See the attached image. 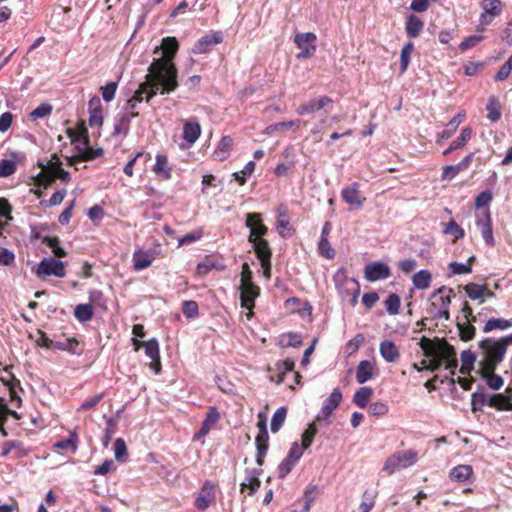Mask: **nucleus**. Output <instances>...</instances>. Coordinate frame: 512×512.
I'll return each mask as SVG.
<instances>
[{
	"instance_id": "obj_1",
	"label": "nucleus",
	"mask_w": 512,
	"mask_h": 512,
	"mask_svg": "<svg viewBox=\"0 0 512 512\" xmlns=\"http://www.w3.org/2000/svg\"><path fill=\"white\" fill-rule=\"evenodd\" d=\"M178 48L179 43L175 37H165L161 45L155 47L154 54H160V56L149 66L148 80L143 83L148 85L145 93L147 103L158 92L163 95L173 92L178 87L177 69L173 62Z\"/></svg>"
},
{
	"instance_id": "obj_2",
	"label": "nucleus",
	"mask_w": 512,
	"mask_h": 512,
	"mask_svg": "<svg viewBox=\"0 0 512 512\" xmlns=\"http://www.w3.org/2000/svg\"><path fill=\"white\" fill-rule=\"evenodd\" d=\"M478 346L483 357V369L488 372L495 371L506 355L505 344L488 337L479 341Z\"/></svg>"
},
{
	"instance_id": "obj_3",
	"label": "nucleus",
	"mask_w": 512,
	"mask_h": 512,
	"mask_svg": "<svg viewBox=\"0 0 512 512\" xmlns=\"http://www.w3.org/2000/svg\"><path fill=\"white\" fill-rule=\"evenodd\" d=\"M453 295V290L446 286H441L433 291L429 298L431 305L430 314L433 319H450L449 307Z\"/></svg>"
},
{
	"instance_id": "obj_4",
	"label": "nucleus",
	"mask_w": 512,
	"mask_h": 512,
	"mask_svg": "<svg viewBox=\"0 0 512 512\" xmlns=\"http://www.w3.org/2000/svg\"><path fill=\"white\" fill-rule=\"evenodd\" d=\"M416 461L417 453L413 450L395 452L386 459L383 471L391 475L401 469L414 465Z\"/></svg>"
},
{
	"instance_id": "obj_5",
	"label": "nucleus",
	"mask_w": 512,
	"mask_h": 512,
	"mask_svg": "<svg viewBox=\"0 0 512 512\" xmlns=\"http://www.w3.org/2000/svg\"><path fill=\"white\" fill-rule=\"evenodd\" d=\"M36 275L41 279L49 276L63 278L66 275L64 263L54 257L43 258L37 266Z\"/></svg>"
},
{
	"instance_id": "obj_6",
	"label": "nucleus",
	"mask_w": 512,
	"mask_h": 512,
	"mask_svg": "<svg viewBox=\"0 0 512 512\" xmlns=\"http://www.w3.org/2000/svg\"><path fill=\"white\" fill-rule=\"evenodd\" d=\"M317 37L312 32L297 33L294 38V43L300 49L297 54L298 59L311 58L316 52Z\"/></svg>"
},
{
	"instance_id": "obj_7",
	"label": "nucleus",
	"mask_w": 512,
	"mask_h": 512,
	"mask_svg": "<svg viewBox=\"0 0 512 512\" xmlns=\"http://www.w3.org/2000/svg\"><path fill=\"white\" fill-rule=\"evenodd\" d=\"M342 401V392L339 388H335L330 395L324 400L321 410L316 416V420L330 423L329 418L334 410Z\"/></svg>"
},
{
	"instance_id": "obj_8",
	"label": "nucleus",
	"mask_w": 512,
	"mask_h": 512,
	"mask_svg": "<svg viewBox=\"0 0 512 512\" xmlns=\"http://www.w3.org/2000/svg\"><path fill=\"white\" fill-rule=\"evenodd\" d=\"M475 224L480 230L481 236L485 244L489 247L495 246V239L493 236V229L491 223V215L488 208H486L481 215L476 216Z\"/></svg>"
},
{
	"instance_id": "obj_9",
	"label": "nucleus",
	"mask_w": 512,
	"mask_h": 512,
	"mask_svg": "<svg viewBox=\"0 0 512 512\" xmlns=\"http://www.w3.org/2000/svg\"><path fill=\"white\" fill-rule=\"evenodd\" d=\"M245 226L250 230L248 241L263 238L268 233V228L263 224L260 213H247Z\"/></svg>"
},
{
	"instance_id": "obj_10",
	"label": "nucleus",
	"mask_w": 512,
	"mask_h": 512,
	"mask_svg": "<svg viewBox=\"0 0 512 512\" xmlns=\"http://www.w3.org/2000/svg\"><path fill=\"white\" fill-rule=\"evenodd\" d=\"M390 276V267L381 261H374L365 266L364 277L369 282L384 280L389 278Z\"/></svg>"
},
{
	"instance_id": "obj_11",
	"label": "nucleus",
	"mask_w": 512,
	"mask_h": 512,
	"mask_svg": "<svg viewBox=\"0 0 512 512\" xmlns=\"http://www.w3.org/2000/svg\"><path fill=\"white\" fill-rule=\"evenodd\" d=\"M333 100L329 96H321L320 98H312L302 103L296 109V113L300 116L315 113L324 108H331Z\"/></svg>"
},
{
	"instance_id": "obj_12",
	"label": "nucleus",
	"mask_w": 512,
	"mask_h": 512,
	"mask_svg": "<svg viewBox=\"0 0 512 512\" xmlns=\"http://www.w3.org/2000/svg\"><path fill=\"white\" fill-rule=\"evenodd\" d=\"M223 41L222 32H212L198 39L193 45L192 52L194 54H204L210 51L214 46Z\"/></svg>"
},
{
	"instance_id": "obj_13",
	"label": "nucleus",
	"mask_w": 512,
	"mask_h": 512,
	"mask_svg": "<svg viewBox=\"0 0 512 512\" xmlns=\"http://www.w3.org/2000/svg\"><path fill=\"white\" fill-rule=\"evenodd\" d=\"M486 405L497 410H512V387L504 393L486 395Z\"/></svg>"
},
{
	"instance_id": "obj_14",
	"label": "nucleus",
	"mask_w": 512,
	"mask_h": 512,
	"mask_svg": "<svg viewBox=\"0 0 512 512\" xmlns=\"http://www.w3.org/2000/svg\"><path fill=\"white\" fill-rule=\"evenodd\" d=\"M241 306L248 310L254 307L255 299L259 296L260 289L252 281L241 283Z\"/></svg>"
},
{
	"instance_id": "obj_15",
	"label": "nucleus",
	"mask_w": 512,
	"mask_h": 512,
	"mask_svg": "<svg viewBox=\"0 0 512 512\" xmlns=\"http://www.w3.org/2000/svg\"><path fill=\"white\" fill-rule=\"evenodd\" d=\"M215 498V485L211 481H205L199 495L195 499V507L199 510L207 509Z\"/></svg>"
},
{
	"instance_id": "obj_16",
	"label": "nucleus",
	"mask_w": 512,
	"mask_h": 512,
	"mask_svg": "<svg viewBox=\"0 0 512 512\" xmlns=\"http://www.w3.org/2000/svg\"><path fill=\"white\" fill-rule=\"evenodd\" d=\"M341 196L345 203L355 209L363 206L364 198L361 197L359 192V183L354 182L351 185L344 187L341 191Z\"/></svg>"
},
{
	"instance_id": "obj_17",
	"label": "nucleus",
	"mask_w": 512,
	"mask_h": 512,
	"mask_svg": "<svg viewBox=\"0 0 512 512\" xmlns=\"http://www.w3.org/2000/svg\"><path fill=\"white\" fill-rule=\"evenodd\" d=\"M139 114H131L125 111L117 114L114 118L113 124V135H123L127 136L130 130V124L133 118L137 117Z\"/></svg>"
},
{
	"instance_id": "obj_18",
	"label": "nucleus",
	"mask_w": 512,
	"mask_h": 512,
	"mask_svg": "<svg viewBox=\"0 0 512 512\" xmlns=\"http://www.w3.org/2000/svg\"><path fill=\"white\" fill-rule=\"evenodd\" d=\"M201 135V126L197 118L192 117L184 122L183 139L190 145H193Z\"/></svg>"
},
{
	"instance_id": "obj_19",
	"label": "nucleus",
	"mask_w": 512,
	"mask_h": 512,
	"mask_svg": "<svg viewBox=\"0 0 512 512\" xmlns=\"http://www.w3.org/2000/svg\"><path fill=\"white\" fill-rule=\"evenodd\" d=\"M261 473V469L247 468L245 470V478L241 483V490L243 491L245 488H248V494L253 495L260 487L261 482L259 480V476L261 475Z\"/></svg>"
},
{
	"instance_id": "obj_20",
	"label": "nucleus",
	"mask_w": 512,
	"mask_h": 512,
	"mask_svg": "<svg viewBox=\"0 0 512 512\" xmlns=\"http://www.w3.org/2000/svg\"><path fill=\"white\" fill-rule=\"evenodd\" d=\"M89 125L91 127L103 124L102 105L98 96H93L88 102Z\"/></svg>"
},
{
	"instance_id": "obj_21",
	"label": "nucleus",
	"mask_w": 512,
	"mask_h": 512,
	"mask_svg": "<svg viewBox=\"0 0 512 512\" xmlns=\"http://www.w3.org/2000/svg\"><path fill=\"white\" fill-rule=\"evenodd\" d=\"M375 364L369 360H362L356 368V381L359 384H364L373 378L375 374Z\"/></svg>"
},
{
	"instance_id": "obj_22",
	"label": "nucleus",
	"mask_w": 512,
	"mask_h": 512,
	"mask_svg": "<svg viewBox=\"0 0 512 512\" xmlns=\"http://www.w3.org/2000/svg\"><path fill=\"white\" fill-rule=\"evenodd\" d=\"M147 84H140L138 89L134 92L133 96L127 100L123 111L131 114H138L135 110L138 105L145 100V93L147 92Z\"/></svg>"
},
{
	"instance_id": "obj_23",
	"label": "nucleus",
	"mask_w": 512,
	"mask_h": 512,
	"mask_svg": "<svg viewBox=\"0 0 512 512\" xmlns=\"http://www.w3.org/2000/svg\"><path fill=\"white\" fill-rule=\"evenodd\" d=\"M379 352L382 358L388 363H393L400 357L399 348L393 341L387 339L381 341Z\"/></svg>"
},
{
	"instance_id": "obj_24",
	"label": "nucleus",
	"mask_w": 512,
	"mask_h": 512,
	"mask_svg": "<svg viewBox=\"0 0 512 512\" xmlns=\"http://www.w3.org/2000/svg\"><path fill=\"white\" fill-rule=\"evenodd\" d=\"M18 153L11 152L9 158L2 159L0 161V178H7L13 175L18 166Z\"/></svg>"
},
{
	"instance_id": "obj_25",
	"label": "nucleus",
	"mask_w": 512,
	"mask_h": 512,
	"mask_svg": "<svg viewBox=\"0 0 512 512\" xmlns=\"http://www.w3.org/2000/svg\"><path fill=\"white\" fill-rule=\"evenodd\" d=\"M268 441H269L268 432L263 433V434L261 432H258V435L255 438V444H256V449H257L256 463L259 466H262L264 463V458L267 454L268 447H269Z\"/></svg>"
},
{
	"instance_id": "obj_26",
	"label": "nucleus",
	"mask_w": 512,
	"mask_h": 512,
	"mask_svg": "<svg viewBox=\"0 0 512 512\" xmlns=\"http://www.w3.org/2000/svg\"><path fill=\"white\" fill-rule=\"evenodd\" d=\"M449 476L452 480L465 483L473 476V468L471 465H457L450 470Z\"/></svg>"
},
{
	"instance_id": "obj_27",
	"label": "nucleus",
	"mask_w": 512,
	"mask_h": 512,
	"mask_svg": "<svg viewBox=\"0 0 512 512\" xmlns=\"http://www.w3.org/2000/svg\"><path fill=\"white\" fill-rule=\"evenodd\" d=\"M252 244V248L260 260L271 259L272 251L267 240L263 238H257L253 241H249Z\"/></svg>"
},
{
	"instance_id": "obj_28",
	"label": "nucleus",
	"mask_w": 512,
	"mask_h": 512,
	"mask_svg": "<svg viewBox=\"0 0 512 512\" xmlns=\"http://www.w3.org/2000/svg\"><path fill=\"white\" fill-rule=\"evenodd\" d=\"M424 22L416 15L410 14L406 18L405 30L409 38H416L422 31Z\"/></svg>"
},
{
	"instance_id": "obj_29",
	"label": "nucleus",
	"mask_w": 512,
	"mask_h": 512,
	"mask_svg": "<svg viewBox=\"0 0 512 512\" xmlns=\"http://www.w3.org/2000/svg\"><path fill=\"white\" fill-rule=\"evenodd\" d=\"M486 111H487V119L495 123L500 120L502 116L501 112V106L499 103V99L495 95H491L488 98L487 104H486Z\"/></svg>"
},
{
	"instance_id": "obj_30",
	"label": "nucleus",
	"mask_w": 512,
	"mask_h": 512,
	"mask_svg": "<svg viewBox=\"0 0 512 512\" xmlns=\"http://www.w3.org/2000/svg\"><path fill=\"white\" fill-rule=\"evenodd\" d=\"M153 171L156 175L160 176L164 180L171 178V168L168 167V159L166 155L157 154L156 161L153 165Z\"/></svg>"
},
{
	"instance_id": "obj_31",
	"label": "nucleus",
	"mask_w": 512,
	"mask_h": 512,
	"mask_svg": "<svg viewBox=\"0 0 512 512\" xmlns=\"http://www.w3.org/2000/svg\"><path fill=\"white\" fill-rule=\"evenodd\" d=\"M512 327V320L505 318H490L486 321L483 327L484 333H489L493 330H507Z\"/></svg>"
},
{
	"instance_id": "obj_32",
	"label": "nucleus",
	"mask_w": 512,
	"mask_h": 512,
	"mask_svg": "<svg viewBox=\"0 0 512 512\" xmlns=\"http://www.w3.org/2000/svg\"><path fill=\"white\" fill-rule=\"evenodd\" d=\"M68 136L71 140V143L74 145L75 150L77 151L78 155L82 156V159L84 160V156L89 148L88 140L85 138H82L79 134L75 133L73 130L67 131Z\"/></svg>"
},
{
	"instance_id": "obj_33",
	"label": "nucleus",
	"mask_w": 512,
	"mask_h": 512,
	"mask_svg": "<svg viewBox=\"0 0 512 512\" xmlns=\"http://www.w3.org/2000/svg\"><path fill=\"white\" fill-rule=\"evenodd\" d=\"M373 394V390L370 387H360L353 395V403L360 408L367 407L369 400Z\"/></svg>"
},
{
	"instance_id": "obj_34",
	"label": "nucleus",
	"mask_w": 512,
	"mask_h": 512,
	"mask_svg": "<svg viewBox=\"0 0 512 512\" xmlns=\"http://www.w3.org/2000/svg\"><path fill=\"white\" fill-rule=\"evenodd\" d=\"M233 144V139L230 136H223L214 152L217 160L223 161L229 156L230 149Z\"/></svg>"
},
{
	"instance_id": "obj_35",
	"label": "nucleus",
	"mask_w": 512,
	"mask_h": 512,
	"mask_svg": "<svg viewBox=\"0 0 512 512\" xmlns=\"http://www.w3.org/2000/svg\"><path fill=\"white\" fill-rule=\"evenodd\" d=\"M431 273L428 270H420L416 272L412 277L413 285L416 289H427L431 283Z\"/></svg>"
},
{
	"instance_id": "obj_36",
	"label": "nucleus",
	"mask_w": 512,
	"mask_h": 512,
	"mask_svg": "<svg viewBox=\"0 0 512 512\" xmlns=\"http://www.w3.org/2000/svg\"><path fill=\"white\" fill-rule=\"evenodd\" d=\"M465 117V114L464 113H458L457 115H455L446 125V127L444 128V130L441 132L440 134V137L442 139H449L452 137V135L456 132V130L458 129L459 125L461 124V122L463 121Z\"/></svg>"
},
{
	"instance_id": "obj_37",
	"label": "nucleus",
	"mask_w": 512,
	"mask_h": 512,
	"mask_svg": "<svg viewBox=\"0 0 512 512\" xmlns=\"http://www.w3.org/2000/svg\"><path fill=\"white\" fill-rule=\"evenodd\" d=\"M335 287L340 294L348 293L347 286L351 284L350 279L346 276L344 268H340L333 276Z\"/></svg>"
},
{
	"instance_id": "obj_38",
	"label": "nucleus",
	"mask_w": 512,
	"mask_h": 512,
	"mask_svg": "<svg viewBox=\"0 0 512 512\" xmlns=\"http://www.w3.org/2000/svg\"><path fill=\"white\" fill-rule=\"evenodd\" d=\"M79 343L75 338H68L64 341H55L54 349L60 351H66L72 355H79L81 352L78 351Z\"/></svg>"
},
{
	"instance_id": "obj_39",
	"label": "nucleus",
	"mask_w": 512,
	"mask_h": 512,
	"mask_svg": "<svg viewBox=\"0 0 512 512\" xmlns=\"http://www.w3.org/2000/svg\"><path fill=\"white\" fill-rule=\"evenodd\" d=\"M473 322V320L458 322L457 327L459 330L460 338L463 341H470L474 338L476 328L474 327Z\"/></svg>"
},
{
	"instance_id": "obj_40",
	"label": "nucleus",
	"mask_w": 512,
	"mask_h": 512,
	"mask_svg": "<svg viewBox=\"0 0 512 512\" xmlns=\"http://www.w3.org/2000/svg\"><path fill=\"white\" fill-rule=\"evenodd\" d=\"M464 291L471 300H478L480 304L484 303L483 291L484 285L476 283H468L464 286Z\"/></svg>"
},
{
	"instance_id": "obj_41",
	"label": "nucleus",
	"mask_w": 512,
	"mask_h": 512,
	"mask_svg": "<svg viewBox=\"0 0 512 512\" xmlns=\"http://www.w3.org/2000/svg\"><path fill=\"white\" fill-rule=\"evenodd\" d=\"M443 233L452 236L454 241L462 239L465 236L464 229L459 226L454 219L444 224Z\"/></svg>"
},
{
	"instance_id": "obj_42",
	"label": "nucleus",
	"mask_w": 512,
	"mask_h": 512,
	"mask_svg": "<svg viewBox=\"0 0 512 512\" xmlns=\"http://www.w3.org/2000/svg\"><path fill=\"white\" fill-rule=\"evenodd\" d=\"M287 415L286 407H279L273 414L270 428L273 433L278 432L283 426Z\"/></svg>"
},
{
	"instance_id": "obj_43",
	"label": "nucleus",
	"mask_w": 512,
	"mask_h": 512,
	"mask_svg": "<svg viewBox=\"0 0 512 512\" xmlns=\"http://www.w3.org/2000/svg\"><path fill=\"white\" fill-rule=\"evenodd\" d=\"M414 50V44L412 42H407L400 53V72L401 74L405 73L408 69L411 54Z\"/></svg>"
},
{
	"instance_id": "obj_44",
	"label": "nucleus",
	"mask_w": 512,
	"mask_h": 512,
	"mask_svg": "<svg viewBox=\"0 0 512 512\" xmlns=\"http://www.w3.org/2000/svg\"><path fill=\"white\" fill-rule=\"evenodd\" d=\"M281 347H294L297 348L302 345V336L299 333L289 332L281 336L280 342Z\"/></svg>"
},
{
	"instance_id": "obj_45",
	"label": "nucleus",
	"mask_w": 512,
	"mask_h": 512,
	"mask_svg": "<svg viewBox=\"0 0 512 512\" xmlns=\"http://www.w3.org/2000/svg\"><path fill=\"white\" fill-rule=\"evenodd\" d=\"M376 491L365 490L362 495V502L359 505L360 512H370L375 506Z\"/></svg>"
},
{
	"instance_id": "obj_46",
	"label": "nucleus",
	"mask_w": 512,
	"mask_h": 512,
	"mask_svg": "<svg viewBox=\"0 0 512 512\" xmlns=\"http://www.w3.org/2000/svg\"><path fill=\"white\" fill-rule=\"evenodd\" d=\"M74 316L80 322L89 321L93 316V308L90 304H78L75 307Z\"/></svg>"
},
{
	"instance_id": "obj_47",
	"label": "nucleus",
	"mask_w": 512,
	"mask_h": 512,
	"mask_svg": "<svg viewBox=\"0 0 512 512\" xmlns=\"http://www.w3.org/2000/svg\"><path fill=\"white\" fill-rule=\"evenodd\" d=\"M144 346L145 354L152 361L160 359L159 343L155 338L141 343Z\"/></svg>"
},
{
	"instance_id": "obj_48",
	"label": "nucleus",
	"mask_w": 512,
	"mask_h": 512,
	"mask_svg": "<svg viewBox=\"0 0 512 512\" xmlns=\"http://www.w3.org/2000/svg\"><path fill=\"white\" fill-rule=\"evenodd\" d=\"M220 413L216 407H210L206 413L201 427L210 432L211 428L219 421Z\"/></svg>"
},
{
	"instance_id": "obj_49",
	"label": "nucleus",
	"mask_w": 512,
	"mask_h": 512,
	"mask_svg": "<svg viewBox=\"0 0 512 512\" xmlns=\"http://www.w3.org/2000/svg\"><path fill=\"white\" fill-rule=\"evenodd\" d=\"M482 9V12L497 17L502 12V4L500 0H483Z\"/></svg>"
},
{
	"instance_id": "obj_50",
	"label": "nucleus",
	"mask_w": 512,
	"mask_h": 512,
	"mask_svg": "<svg viewBox=\"0 0 512 512\" xmlns=\"http://www.w3.org/2000/svg\"><path fill=\"white\" fill-rule=\"evenodd\" d=\"M420 346L423 351V354L427 358H437L438 357V349L433 343L432 340L426 337H422L420 341Z\"/></svg>"
},
{
	"instance_id": "obj_51",
	"label": "nucleus",
	"mask_w": 512,
	"mask_h": 512,
	"mask_svg": "<svg viewBox=\"0 0 512 512\" xmlns=\"http://www.w3.org/2000/svg\"><path fill=\"white\" fill-rule=\"evenodd\" d=\"M77 442L78 437L76 433H70L67 439L56 442L54 447L62 450L70 449L73 453H75L77 450Z\"/></svg>"
},
{
	"instance_id": "obj_52",
	"label": "nucleus",
	"mask_w": 512,
	"mask_h": 512,
	"mask_svg": "<svg viewBox=\"0 0 512 512\" xmlns=\"http://www.w3.org/2000/svg\"><path fill=\"white\" fill-rule=\"evenodd\" d=\"M133 260L134 269L137 271L144 270L152 264V257L147 253H135Z\"/></svg>"
},
{
	"instance_id": "obj_53",
	"label": "nucleus",
	"mask_w": 512,
	"mask_h": 512,
	"mask_svg": "<svg viewBox=\"0 0 512 512\" xmlns=\"http://www.w3.org/2000/svg\"><path fill=\"white\" fill-rule=\"evenodd\" d=\"M483 376L486 379L487 386L492 390H499L504 384L503 378L495 374L494 371H485Z\"/></svg>"
},
{
	"instance_id": "obj_54",
	"label": "nucleus",
	"mask_w": 512,
	"mask_h": 512,
	"mask_svg": "<svg viewBox=\"0 0 512 512\" xmlns=\"http://www.w3.org/2000/svg\"><path fill=\"white\" fill-rule=\"evenodd\" d=\"M400 304V297L395 293L390 294L385 301L386 310L390 315H397L399 313Z\"/></svg>"
},
{
	"instance_id": "obj_55",
	"label": "nucleus",
	"mask_w": 512,
	"mask_h": 512,
	"mask_svg": "<svg viewBox=\"0 0 512 512\" xmlns=\"http://www.w3.org/2000/svg\"><path fill=\"white\" fill-rule=\"evenodd\" d=\"M182 312L188 319H194L199 315V307L196 301L188 300L182 304Z\"/></svg>"
},
{
	"instance_id": "obj_56",
	"label": "nucleus",
	"mask_w": 512,
	"mask_h": 512,
	"mask_svg": "<svg viewBox=\"0 0 512 512\" xmlns=\"http://www.w3.org/2000/svg\"><path fill=\"white\" fill-rule=\"evenodd\" d=\"M52 109L53 108L51 104L47 102L41 103L30 113V117L33 120L47 117L52 113Z\"/></svg>"
},
{
	"instance_id": "obj_57",
	"label": "nucleus",
	"mask_w": 512,
	"mask_h": 512,
	"mask_svg": "<svg viewBox=\"0 0 512 512\" xmlns=\"http://www.w3.org/2000/svg\"><path fill=\"white\" fill-rule=\"evenodd\" d=\"M117 87H118V82H116V81L108 82L105 86H103L101 88L102 99L107 103L111 102L115 97Z\"/></svg>"
},
{
	"instance_id": "obj_58",
	"label": "nucleus",
	"mask_w": 512,
	"mask_h": 512,
	"mask_svg": "<svg viewBox=\"0 0 512 512\" xmlns=\"http://www.w3.org/2000/svg\"><path fill=\"white\" fill-rule=\"evenodd\" d=\"M486 405V394L483 392H473L471 395V409L473 412L482 411L483 406Z\"/></svg>"
},
{
	"instance_id": "obj_59",
	"label": "nucleus",
	"mask_w": 512,
	"mask_h": 512,
	"mask_svg": "<svg viewBox=\"0 0 512 512\" xmlns=\"http://www.w3.org/2000/svg\"><path fill=\"white\" fill-rule=\"evenodd\" d=\"M472 130L469 127H465L461 130L460 135L452 142V148L460 149L464 147L467 142L471 139Z\"/></svg>"
},
{
	"instance_id": "obj_60",
	"label": "nucleus",
	"mask_w": 512,
	"mask_h": 512,
	"mask_svg": "<svg viewBox=\"0 0 512 512\" xmlns=\"http://www.w3.org/2000/svg\"><path fill=\"white\" fill-rule=\"evenodd\" d=\"M317 433V427L314 422L310 423L307 429L302 434V445L304 448H309L313 442V439Z\"/></svg>"
},
{
	"instance_id": "obj_61",
	"label": "nucleus",
	"mask_w": 512,
	"mask_h": 512,
	"mask_svg": "<svg viewBox=\"0 0 512 512\" xmlns=\"http://www.w3.org/2000/svg\"><path fill=\"white\" fill-rule=\"evenodd\" d=\"M318 251L326 259H333L335 256V250L331 246L328 239H320L318 242Z\"/></svg>"
},
{
	"instance_id": "obj_62",
	"label": "nucleus",
	"mask_w": 512,
	"mask_h": 512,
	"mask_svg": "<svg viewBox=\"0 0 512 512\" xmlns=\"http://www.w3.org/2000/svg\"><path fill=\"white\" fill-rule=\"evenodd\" d=\"M484 39L482 34H475L466 37L459 45V49L461 51H466L475 47L478 43H480Z\"/></svg>"
},
{
	"instance_id": "obj_63",
	"label": "nucleus",
	"mask_w": 512,
	"mask_h": 512,
	"mask_svg": "<svg viewBox=\"0 0 512 512\" xmlns=\"http://www.w3.org/2000/svg\"><path fill=\"white\" fill-rule=\"evenodd\" d=\"M461 361H462V371L467 370L470 371L473 368V365L476 361V355L471 350H464L461 353Z\"/></svg>"
},
{
	"instance_id": "obj_64",
	"label": "nucleus",
	"mask_w": 512,
	"mask_h": 512,
	"mask_svg": "<svg viewBox=\"0 0 512 512\" xmlns=\"http://www.w3.org/2000/svg\"><path fill=\"white\" fill-rule=\"evenodd\" d=\"M127 453L126 443L122 438H117L114 442V455L118 462H124Z\"/></svg>"
}]
</instances>
